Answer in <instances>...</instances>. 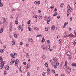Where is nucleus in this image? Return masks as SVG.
<instances>
[{"mask_svg":"<svg viewBox=\"0 0 76 76\" xmlns=\"http://www.w3.org/2000/svg\"><path fill=\"white\" fill-rule=\"evenodd\" d=\"M19 64V60L17 59L15 61V65L16 66L18 65V64Z\"/></svg>","mask_w":76,"mask_h":76,"instance_id":"1","label":"nucleus"},{"mask_svg":"<svg viewBox=\"0 0 76 76\" xmlns=\"http://www.w3.org/2000/svg\"><path fill=\"white\" fill-rule=\"evenodd\" d=\"M67 72L68 73H70L71 72V69L69 67H68L67 69Z\"/></svg>","mask_w":76,"mask_h":76,"instance_id":"2","label":"nucleus"},{"mask_svg":"<svg viewBox=\"0 0 76 76\" xmlns=\"http://www.w3.org/2000/svg\"><path fill=\"white\" fill-rule=\"evenodd\" d=\"M66 54L67 56H71V55H72V53L70 52H68L66 53Z\"/></svg>","mask_w":76,"mask_h":76,"instance_id":"3","label":"nucleus"},{"mask_svg":"<svg viewBox=\"0 0 76 76\" xmlns=\"http://www.w3.org/2000/svg\"><path fill=\"white\" fill-rule=\"evenodd\" d=\"M44 20L45 21H47L48 20V17L47 16H45L44 18Z\"/></svg>","mask_w":76,"mask_h":76,"instance_id":"4","label":"nucleus"},{"mask_svg":"<svg viewBox=\"0 0 76 76\" xmlns=\"http://www.w3.org/2000/svg\"><path fill=\"white\" fill-rule=\"evenodd\" d=\"M46 48L47 50H48L50 48V46L49 45H48L46 46Z\"/></svg>","mask_w":76,"mask_h":76,"instance_id":"5","label":"nucleus"},{"mask_svg":"<svg viewBox=\"0 0 76 76\" xmlns=\"http://www.w3.org/2000/svg\"><path fill=\"white\" fill-rule=\"evenodd\" d=\"M10 56L12 57V58H15V56L13 53H11Z\"/></svg>","mask_w":76,"mask_h":76,"instance_id":"6","label":"nucleus"},{"mask_svg":"<svg viewBox=\"0 0 76 76\" xmlns=\"http://www.w3.org/2000/svg\"><path fill=\"white\" fill-rule=\"evenodd\" d=\"M68 10L69 12H72V11H73V9H72V8L70 7V8H69Z\"/></svg>","mask_w":76,"mask_h":76,"instance_id":"7","label":"nucleus"},{"mask_svg":"<svg viewBox=\"0 0 76 76\" xmlns=\"http://www.w3.org/2000/svg\"><path fill=\"white\" fill-rule=\"evenodd\" d=\"M9 66L7 65L5 67V69L6 70H8L9 69Z\"/></svg>","mask_w":76,"mask_h":76,"instance_id":"8","label":"nucleus"},{"mask_svg":"<svg viewBox=\"0 0 76 76\" xmlns=\"http://www.w3.org/2000/svg\"><path fill=\"white\" fill-rule=\"evenodd\" d=\"M28 41H29V42H32V41H33V40L31 38H29L28 39Z\"/></svg>","mask_w":76,"mask_h":76,"instance_id":"9","label":"nucleus"},{"mask_svg":"<svg viewBox=\"0 0 76 76\" xmlns=\"http://www.w3.org/2000/svg\"><path fill=\"white\" fill-rule=\"evenodd\" d=\"M0 6L3 7V3H1V0H0Z\"/></svg>","mask_w":76,"mask_h":76,"instance_id":"10","label":"nucleus"},{"mask_svg":"<svg viewBox=\"0 0 76 76\" xmlns=\"http://www.w3.org/2000/svg\"><path fill=\"white\" fill-rule=\"evenodd\" d=\"M0 62L1 63V65L2 66H4V61L3 62V61H0Z\"/></svg>","mask_w":76,"mask_h":76,"instance_id":"11","label":"nucleus"},{"mask_svg":"<svg viewBox=\"0 0 76 76\" xmlns=\"http://www.w3.org/2000/svg\"><path fill=\"white\" fill-rule=\"evenodd\" d=\"M53 60L54 61H56L57 60V58H56V57H53Z\"/></svg>","mask_w":76,"mask_h":76,"instance_id":"12","label":"nucleus"},{"mask_svg":"<svg viewBox=\"0 0 76 76\" xmlns=\"http://www.w3.org/2000/svg\"><path fill=\"white\" fill-rule=\"evenodd\" d=\"M41 42H45V39H44V37L42 38Z\"/></svg>","mask_w":76,"mask_h":76,"instance_id":"13","label":"nucleus"},{"mask_svg":"<svg viewBox=\"0 0 76 76\" xmlns=\"http://www.w3.org/2000/svg\"><path fill=\"white\" fill-rule=\"evenodd\" d=\"M30 66H31V65H30V64H29L28 63L27 65V69H28V68H29V67H30Z\"/></svg>","mask_w":76,"mask_h":76,"instance_id":"14","label":"nucleus"},{"mask_svg":"<svg viewBox=\"0 0 76 76\" xmlns=\"http://www.w3.org/2000/svg\"><path fill=\"white\" fill-rule=\"evenodd\" d=\"M42 37V35H41V34L37 35V36L36 37H37V38L38 37Z\"/></svg>","mask_w":76,"mask_h":76,"instance_id":"15","label":"nucleus"},{"mask_svg":"<svg viewBox=\"0 0 76 76\" xmlns=\"http://www.w3.org/2000/svg\"><path fill=\"white\" fill-rule=\"evenodd\" d=\"M3 30H4L3 28H1V29L0 31V33H2V32H3Z\"/></svg>","mask_w":76,"mask_h":76,"instance_id":"16","label":"nucleus"},{"mask_svg":"<svg viewBox=\"0 0 76 76\" xmlns=\"http://www.w3.org/2000/svg\"><path fill=\"white\" fill-rule=\"evenodd\" d=\"M47 70L49 73H50V69L49 68H47Z\"/></svg>","mask_w":76,"mask_h":76,"instance_id":"17","label":"nucleus"},{"mask_svg":"<svg viewBox=\"0 0 76 76\" xmlns=\"http://www.w3.org/2000/svg\"><path fill=\"white\" fill-rule=\"evenodd\" d=\"M51 29L54 30V29H55V26H54L53 25L51 27Z\"/></svg>","mask_w":76,"mask_h":76,"instance_id":"18","label":"nucleus"},{"mask_svg":"<svg viewBox=\"0 0 76 76\" xmlns=\"http://www.w3.org/2000/svg\"><path fill=\"white\" fill-rule=\"evenodd\" d=\"M28 31H29L30 32H31V31H32V30H31V28L30 27H28Z\"/></svg>","mask_w":76,"mask_h":76,"instance_id":"19","label":"nucleus"},{"mask_svg":"<svg viewBox=\"0 0 76 76\" xmlns=\"http://www.w3.org/2000/svg\"><path fill=\"white\" fill-rule=\"evenodd\" d=\"M12 45H14L15 44V41H12Z\"/></svg>","mask_w":76,"mask_h":76,"instance_id":"20","label":"nucleus"},{"mask_svg":"<svg viewBox=\"0 0 76 76\" xmlns=\"http://www.w3.org/2000/svg\"><path fill=\"white\" fill-rule=\"evenodd\" d=\"M69 14H70V13H69V11H67V16H69Z\"/></svg>","mask_w":76,"mask_h":76,"instance_id":"21","label":"nucleus"},{"mask_svg":"<svg viewBox=\"0 0 76 76\" xmlns=\"http://www.w3.org/2000/svg\"><path fill=\"white\" fill-rule=\"evenodd\" d=\"M0 60H1V61H3V60L2 59V56H0Z\"/></svg>","mask_w":76,"mask_h":76,"instance_id":"22","label":"nucleus"},{"mask_svg":"<svg viewBox=\"0 0 76 76\" xmlns=\"http://www.w3.org/2000/svg\"><path fill=\"white\" fill-rule=\"evenodd\" d=\"M21 28H22V26L19 25L18 27V29H19V30L21 29Z\"/></svg>","mask_w":76,"mask_h":76,"instance_id":"23","label":"nucleus"},{"mask_svg":"<svg viewBox=\"0 0 76 76\" xmlns=\"http://www.w3.org/2000/svg\"><path fill=\"white\" fill-rule=\"evenodd\" d=\"M57 12H56L53 15V16H56V15H57Z\"/></svg>","mask_w":76,"mask_h":76,"instance_id":"24","label":"nucleus"},{"mask_svg":"<svg viewBox=\"0 0 76 76\" xmlns=\"http://www.w3.org/2000/svg\"><path fill=\"white\" fill-rule=\"evenodd\" d=\"M45 66L46 67H48V65L47 63H45Z\"/></svg>","mask_w":76,"mask_h":76,"instance_id":"25","label":"nucleus"},{"mask_svg":"<svg viewBox=\"0 0 76 76\" xmlns=\"http://www.w3.org/2000/svg\"><path fill=\"white\" fill-rule=\"evenodd\" d=\"M47 43H48V44H50V41L49 40H47Z\"/></svg>","mask_w":76,"mask_h":76,"instance_id":"26","label":"nucleus"},{"mask_svg":"<svg viewBox=\"0 0 76 76\" xmlns=\"http://www.w3.org/2000/svg\"><path fill=\"white\" fill-rule=\"evenodd\" d=\"M14 37H15V38H17V37H18V36H17V35H16V34H14Z\"/></svg>","mask_w":76,"mask_h":76,"instance_id":"27","label":"nucleus"},{"mask_svg":"<svg viewBox=\"0 0 76 76\" xmlns=\"http://www.w3.org/2000/svg\"><path fill=\"white\" fill-rule=\"evenodd\" d=\"M31 22V20H29L27 22V23L28 25H29L30 24V23Z\"/></svg>","mask_w":76,"mask_h":76,"instance_id":"28","label":"nucleus"},{"mask_svg":"<svg viewBox=\"0 0 76 76\" xmlns=\"http://www.w3.org/2000/svg\"><path fill=\"white\" fill-rule=\"evenodd\" d=\"M3 67V66H2L1 65H0V69H1Z\"/></svg>","mask_w":76,"mask_h":76,"instance_id":"29","label":"nucleus"},{"mask_svg":"<svg viewBox=\"0 0 76 76\" xmlns=\"http://www.w3.org/2000/svg\"><path fill=\"white\" fill-rule=\"evenodd\" d=\"M15 25H18V21H15Z\"/></svg>","mask_w":76,"mask_h":76,"instance_id":"30","label":"nucleus"},{"mask_svg":"<svg viewBox=\"0 0 76 76\" xmlns=\"http://www.w3.org/2000/svg\"><path fill=\"white\" fill-rule=\"evenodd\" d=\"M38 28H37V27H35L34 28V30L35 31H37V30H38Z\"/></svg>","mask_w":76,"mask_h":76,"instance_id":"31","label":"nucleus"},{"mask_svg":"<svg viewBox=\"0 0 76 76\" xmlns=\"http://www.w3.org/2000/svg\"><path fill=\"white\" fill-rule=\"evenodd\" d=\"M26 57H27L28 58V57H29V55H28V53H26Z\"/></svg>","mask_w":76,"mask_h":76,"instance_id":"32","label":"nucleus"},{"mask_svg":"<svg viewBox=\"0 0 76 76\" xmlns=\"http://www.w3.org/2000/svg\"><path fill=\"white\" fill-rule=\"evenodd\" d=\"M27 75L28 76H30V73L29 72H28L27 73Z\"/></svg>","mask_w":76,"mask_h":76,"instance_id":"33","label":"nucleus"},{"mask_svg":"<svg viewBox=\"0 0 76 76\" xmlns=\"http://www.w3.org/2000/svg\"><path fill=\"white\" fill-rule=\"evenodd\" d=\"M40 3H41V2L39 1H38L37 2V4H39Z\"/></svg>","mask_w":76,"mask_h":76,"instance_id":"34","label":"nucleus"},{"mask_svg":"<svg viewBox=\"0 0 76 76\" xmlns=\"http://www.w3.org/2000/svg\"><path fill=\"white\" fill-rule=\"evenodd\" d=\"M42 58L43 59H45V58H46L45 56L44 55H43L42 56Z\"/></svg>","mask_w":76,"mask_h":76,"instance_id":"35","label":"nucleus"},{"mask_svg":"<svg viewBox=\"0 0 76 76\" xmlns=\"http://www.w3.org/2000/svg\"><path fill=\"white\" fill-rule=\"evenodd\" d=\"M50 8H51V9H54V6H51Z\"/></svg>","mask_w":76,"mask_h":76,"instance_id":"36","label":"nucleus"},{"mask_svg":"<svg viewBox=\"0 0 76 76\" xmlns=\"http://www.w3.org/2000/svg\"><path fill=\"white\" fill-rule=\"evenodd\" d=\"M14 60L12 61L11 62H12V63L13 64V63H14L15 62V60H13V59H12L11 60Z\"/></svg>","mask_w":76,"mask_h":76,"instance_id":"37","label":"nucleus"},{"mask_svg":"<svg viewBox=\"0 0 76 76\" xmlns=\"http://www.w3.org/2000/svg\"><path fill=\"white\" fill-rule=\"evenodd\" d=\"M50 23V19L47 20V24H49Z\"/></svg>","mask_w":76,"mask_h":76,"instance_id":"38","label":"nucleus"},{"mask_svg":"<svg viewBox=\"0 0 76 76\" xmlns=\"http://www.w3.org/2000/svg\"><path fill=\"white\" fill-rule=\"evenodd\" d=\"M68 24V22H65V23L64 24V25H67Z\"/></svg>","mask_w":76,"mask_h":76,"instance_id":"39","label":"nucleus"},{"mask_svg":"<svg viewBox=\"0 0 76 76\" xmlns=\"http://www.w3.org/2000/svg\"><path fill=\"white\" fill-rule=\"evenodd\" d=\"M48 28H46L45 29V30L46 31H48Z\"/></svg>","mask_w":76,"mask_h":76,"instance_id":"40","label":"nucleus"},{"mask_svg":"<svg viewBox=\"0 0 76 76\" xmlns=\"http://www.w3.org/2000/svg\"><path fill=\"white\" fill-rule=\"evenodd\" d=\"M52 73L53 74L55 73V70H53L52 71Z\"/></svg>","mask_w":76,"mask_h":76,"instance_id":"41","label":"nucleus"},{"mask_svg":"<svg viewBox=\"0 0 76 76\" xmlns=\"http://www.w3.org/2000/svg\"><path fill=\"white\" fill-rule=\"evenodd\" d=\"M64 4L63 3H62L61 5V7H63V5H64Z\"/></svg>","mask_w":76,"mask_h":76,"instance_id":"42","label":"nucleus"},{"mask_svg":"<svg viewBox=\"0 0 76 76\" xmlns=\"http://www.w3.org/2000/svg\"><path fill=\"white\" fill-rule=\"evenodd\" d=\"M74 32L75 34V37H76V30H74Z\"/></svg>","mask_w":76,"mask_h":76,"instance_id":"43","label":"nucleus"},{"mask_svg":"<svg viewBox=\"0 0 76 76\" xmlns=\"http://www.w3.org/2000/svg\"><path fill=\"white\" fill-rule=\"evenodd\" d=\"M72 66H75V64H72Z\"/></svg>","mask_w":76,"mask_h":76,"instance_id":"44","label":"nucleus"},{"mask_svg":"<svg viewBox=\"0 0 76 76\" xmlns=\"http://www.w3.org/2000/svg\"><path fill=\"white\" fill-rule=\"evenodd\" d=\"M66 67H67V65H65L64 66V69H66Z\"/></svg>","mask_w":76,"mask_h":76,"instance_id":"45","label":"nucleus"},{"mask_svg":"<svg viewBox=\"0 0 76 76\" xmlns=\"http://www.w3.org/2000/svg\"><path fill=\"white\" fill-rule=\"evenodd\" d=\"M15 21H18V17H17L16 18V20H15Z\"/></svg>","mask_w":76,"mask_h":76,"instance_id":"46","label":"nucleus"},{"mask_svg":"<svg viewBox=\"0 0 76 76\" xmlns=\"http://www.w3.org/2000/svg\"><path fill=\"white\" fill-rule=\"evenodd\" d=\"M61 39L59 40V44L61 43Z\"/></svg>","mask_w":76,"mask_h":76,"instance_id":"47","label":"nucleus"},{"mask_svg":"<svg viewBox=\"0 0 76 76\" xmlns=\"http://www.w3.org/2000/svg\"><path fill=\"white\" fill-rule=\"evenodd\" d=\"M65 65L67 66V61H65Z\"/></svg>","mask_w":76,"mask_h":76,"instance_id":"48","label":"nucleus"},{"mask_svg":"<svg viewBox=\"0 0 76 76\" xmlns=\"http://www.w3.org/2000/svg\"><path fill=\"white\" fill-rule=\"evenodd\" d=\"M23 64L24 65H26V62H24L23 63Z\"/></svg>","mask_w":76,"mask_h":76,"instance_id":"49","label":"nucleus"},{"mask_svg":"<svg viewBox=\"0 0 76 76\" xmlns=\"http://www.w3.org/2000/svg\"><path fill=\"white\" fill-rule=\"evenodd\" d=\"M0 51L1 53H3V49H1Z\"/></svg>","mask_w":76,"mask_h":76,"instance_id":"50","label":"nucleus"},{"mask_svg":"<svg viewBox=\"0 0 76 76\" xmlns=\"http://www.w3.org/2000/svg\"><path fill=\"white\" fill-rule=\"evenodd\" d=\"M70 21H72V18L71 17H70Z\"/></svg>","mask_w":76,"mask_h":76,"instance_id":"51","label":"nucleus"},{"mask_svg":"<svg viewBox=\"0 0 76 76\" xmlns=\"http://www.w3.org/2000/svg\"><path fill=\"white\" fill-rule=\"evenodd\" d=\"M54 67L55 68V69H56V68H57V65H55L54 66Z\"/></svg>","mask_w":76,"mask_h":76,"instance_id":"52","label":"nucleus"},{"mask_svg":"<svg viewBox=\"0 0 76 76\" xmlns=\"http://www.w3.org/2000/svg\"><path fill=\"white\" fill-rule=\"evenodd\" d=\"M22 69V67H20V72H22V69Z\"/></svg>","mask_w":76,"mask_h":76,"instance_id":"53","label":"nucleus"},{"mask_svg":"<svg viewBox=\"0 0 76 76\" xmlns=\"http://www.w3.org/2000/svg\"><path fill=\"white\" fill-rule=\"evenodd\" d=\"M39 19H42V16H39Z\"/></svg>","mask_w":76,"mask_h":76,"instance_id":"54","label":"nucleus"},{"mask_svg":"<svg viewBox=\"0 0 76 76\" xmlns=\"http://www.w3.org/2000/svg\"><path fill=\"white\" fill-rule=\"evenodd\" d=\"M57 18H58V19H60V16L58 15L57 16Z\"/></svg>","mask_w":76,"mask_h":76,"instance_id":"55","label":"nucleus"},{"mask_svg":"<svg viewBox=\"0 0 76 76\" xmlns=\"http://www.w3.org/2000/svg\"><path fill=\"white\" fill-rule=\"evenodd\" d=\"M69 31H72V28H69Z\"/></svg>","mask_w":76,"mask_h":76,"instance_id":"56","label":"nucleus"},{"mask_svg":"<svg viewBox=\"0 0 76 76\" xmlns=\"http://www.w3.org/2000/svg\"><path fill=\"white\" fill-rule=\"evenodd\" d=\"M20 45H22L23 44V43L22 42H20Z\"/></svg>","mask_w":76,"mask_h":76,"instance_id":"57","label":"nucleus"},{"mask_svg":"<svg viewBox=\"0 0 76 76\" xmlns=\"http://www.w3.org/2000/svg\"><path fill=\"white\" fill-rule=\"evenodd\" d=\"M57 10V8H55L54 10L55 12H56Z\"/></svg>","mask_w":76,"mask_h":76,"instance_id":"58","label":"nucleus"},{"mask_svg":"<svg viewBox=\"0 0 76 76\" xmlns=\"http://www.w3.org/2000/svg\"><path fill=\"white\" fill-rule=\"evenodd\" d=\"M42 76H45V73H44V72H43Z\"/></svg>","mask_w":76,"mask_h":76,"instance_id":"59","label":"nucleus"},{"mask_svg":"<svg viewBox=\"0 0 76 76\" xmlns=\"http://www.w3.org/2000/svg\"><path fill=\"white\" fill-rule=\"evenodd\" d=\"M34 3L35 4H37V2L36 1H35Z\"/></svg>","mask_w":76,"mask_h":76,"instance_id":"60","label":"nucleus"},{"mask_svg":"<svg viewBox=\"0 0 76 76\" xmlns=\"http://www.w3.org/2000/svg\"><path fill=\"white\" fill-rule=\"evenodd\" d=\"M41 47L42 48H44V45H42L41 46Z\"/></svg>","mask_w":76,"mask_h":76,"instance_id":"61","label":"nucleus"},{"mask_svg":"<svg viewBox=\"0 0 76 76\" xmlns=\"http://www.w3.org/2000/svg\"><path fill=\"white\" fill-rule=\"evenodd\" d=\"M56 65L57 66H58V65H59V64L58 63H57V62L56 63Z\"/></svg>","mask_w":76,"mask_h":76,"instance_id":"62","label":"nucleus"},{"mask_svg":"<svg viewBox=\"0 0 76 76\" xmlns=\"http://www.w3.org/2000/svg\"><path fill=\"white\" fill-rule=\"evenodd\" d=\"M4 75H6V74H7V73L5 71L4 72Z\"/></svg>","mask_w":76,"mask_h":76,"instance_id":"63","label":"nucleus"},{"mask_svg":"<svg viewBox=\"0 0 76 76\" xmlns=\"http://www.w3.org/2000/svg\"><path fill=\"white\" fill-rule=\"evenodd\" d=\"M5 22H6V20H4L2 22L3 23H4Z\"/></svg>","mask_w":76,"mask_h":76,"instance_id":"64","label":"nucleus"}]
</instances>
